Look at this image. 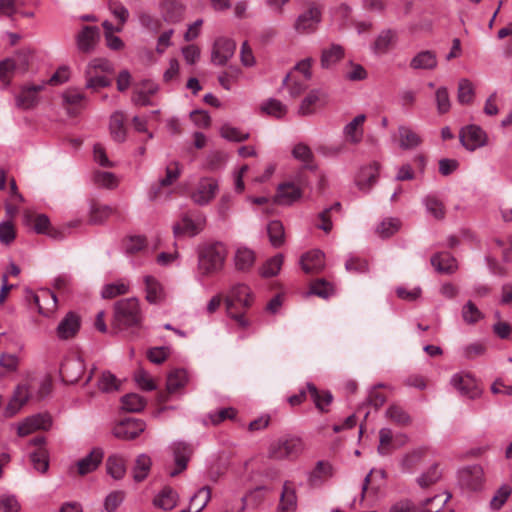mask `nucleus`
<instances>
[{
  "label": "nucleus",
  "mask_w": 512,
  "mask_h": 512,
  "mask_svg": "<svg viewBox=\"0 0 512 512\" xmlns=\"http://www.w3.org/2000/svg\"><path fill=\"white\" fill-rule=\"evenodd\" d=\"M226 257L221 243L205 244L198 249L196 275L199 278L211 276L221 270Z\"/></svg>",
  "instance_id": "f257e3e1"
},
{
  "label": "nucleus",
  "mask_w": 512,
  "mask_h": 512,
  "mask_svg": "<svg viewBox=\"0 0 512 512\" xmlns=\"http://www.w3.org/2000/svg\"><path fill=\"white\" fill-rule=\"evenodd\" d=\"M142 312L135 297L122 299L114 305V322L121 329L140 327Z\"/></svg>",
  "instance_id": "f03ea898"
},
{
  "label": "nucleus",
  "mask_w": 512,
  "mask_h": 512,
  "mask_svg": "<svg viewBox=\"0 0 512 512\" xmlns=\"http://www.w3.org/2000/svg\"><path fill=\"white\" fill-rule=\"evenodd\" d=\"M303 451V442L297 437H283L273 441L268 448V456L274 460L297 458Z\"/></svg>",
  "instance_id": "7ed1b4c3"
},
{
  "label": "nucleus",
  "mask_w": 512,
  "mask_h": 512,
  "mask_svg": "<svg viewBox=\"0 0 512 512\" xmlns=\"http://www.w3.org/2000/svg\"><path fill=\"white\" fill-rule=\"evenodd\" d=\"M253 299L254 295L248 285L243 283L232 285L225 298L227 313L231 314V309L236 304H239L242 308H249L253 303Z\"/></svg>",
  "instance_id": "20e7f679"
},
{
  "label": "nucleus",
  "mask_w": 512,
  "mask_h": 512,
  "mask_svg": "<svg viewBox=\"0 0 512 512\" xmlns=\"http://www.w3.org/2000/svg\"><path fill=\"white\" fill-rule=\"evenodd\" d=\"M205 226V217L202 215L190 216L183 215L182 218L173 225V233L176 237H193L199 234Z\"/></svg>",
  "instance_id": "39448f33"
},
{
  "label": "nucleus",
  "mask_w": 512,
  "mask_h": 512,
  "mask_svg": "<svg viewBox=\"0 0 512 512\" xmlns=\"http://www.w3.org/2000/svg\"><path fill=\"white\" fill-rule=\"evenodd\" d=\"M450 384L462 395L476 399L481 395L477 381L470 374L456 373L450 379Z\"/></svg>",
  "instance_id": "423d86ee"
},
{
  "label": "nucleus",
  "mask_w": 512,
  "mask_h": 512,
  "mask_svg": "<svg viewBox=\"0 0 512 512\" xmlns=\"http://www.w3.org/2000/svg\"><path fill=\"white\" fill-rule=\"evenodd\" d=\"M173 453L176 468L169 472L171 477H175L187 468V464L193 454V448L190 444L183 441H175L170 445Z\"/></svg>",
  "instance_id": "0eeeda50"
},
{
  "label": "nucleus",
  "mask_w": 512,
  "mask_h": 512,
  "mask_svg": "<svg viewBox=\"0 0 512 512\" xmlns=\"http://www.w3.org/2000/svg\"><path fill=\"white\" fill-rule=\"evenodd\" d=\"M460 141L466 149L474 151L487 144V134L479 126L469 125L461 130Z\"/></svg>",
  "instance_id": "6e6552de"
},
{
  "label": "nucleus",
  "mask_w": 512,
  "mask_h": 512,
  "mask_svg": "<svg viewBox=\"0 0 512 512\" xmlns=\"http://www.w3.org/2000/svg\"><path fill=\"white\" fill-rule=\"evenodd\" d=\"M235 49L236 43L233 40L226 37H219L214 42L211 61L215 65L223 66L234 55Z\"/></svg>",
  "instance_id": "1a4fd4ad"
},
{
  "label": "nucleus",
  "mask_w": 512,
  "mask_h": 512,
  "mask_svg": "<svg viewBox=\"0 0 512 512\" xmlns=\"http://www.w3.org/2000/svg\"><path fill=\"white\" fill-rule=\"evenodd\" d=\"M322 14L319 7L312 5L307 11L300 14L295 21V29L300 33L314 32L321 22Z\"/></svg>",
  "instance_id": "9d476101"
},
{
  "label": "nucleus",
  "mask_w": 512,
  "mask_h": 512,
  "mask_svg": "<svg viewBox=\"0 0 512 512\" xmlns=\"http://www.w3.org/2000/svg\"><path fill=\"white\" fill-rule=\"evenodd\" d=\"M218 191V183L212 178H202L195 191L191 194V199L198 205L208 204L216 195Z\"/></svg>",
  "instance_id": "9b49d317"
},
{
  "label": "nucleus",
  "mask_w": 512,
  "mask_h": 512,
  "mask_svg": "<svg viewBox=\"0 0 512 512\" xmlns=\"http://www.w3.org/2000/svg\"><path fill=\"white\" fill-rule=\"evenodd\" d=\"M146 428V423L140 419H127L113 428V435L119 439L132 440L138 437Z\"/></svg>",
  "instance_id": "f8f14e48"
},
{
  "label": "nucleus",
  "mask_w": 512,
  "mask_h": 512,
  "mask_svg": "<svg viewBox=\"0 0 512 512\" xmlns=\"http://www.w3.org/2000/svg\"><path fill=\"white\" fill-rule=\"evenodd\" d=\"M81 327L80 316L70 311L59 322L56 328V335L61 340H68L74 338L79 332Z\"/></svg>",
  "instance_id": "ddd939ff"
},
{
  "label": "nucleus",
  "mask_w": 512,
  "mask_h": 512,
  "mask_svg": "<svg viewBox=\"0 0 512 512\" xmlns=\"http://www.w3.org/2000/svg\"><path fill=\"white\" fill-rule=\"evenodd\" d=\"M378 176L379 164L373 162L359 169L355 177V184L360 191L367 193L370 191L372 186L377 182Z\"/></svg>",
  "instance_id": "4468645a"
},
{
  "label": "nucleus",
  "mask_w": 512,
  "mask_h": 512,
  "mask_svg": "<svg viewBox=\"0 0 512 512\" xmlns=\"http://www.w3.org/2000/svg\"><path fill=\"white\" fill-rule=\"evenodd\" d=\"M57 297L49 289H40L34 294V305H37L39 314L51 317L57 310Z\"/></svg>",
  "instance_id": "2eb2a0df"
},
{
  "label": "nucleus",
  "mask_w": 512,
  "mask_h": 512,
  "mask_svg": "<svg viewBox=\"0 0 512 512\" xmlns=\"http://www.w3.org/2000/svg\"><path fill=\"white\" fill-rule=\"evenodd\" d=\"M31 396V386L29 383L20 384L16 387L13 396L5 408V417H12L20 411L22 406Z\"/></svg>",
  "instance_id": "dca6fc26"
},
{
  "label": "nucleus",
  "mask_w": 512,
  "mask_h": 512,
  "mask_svg": "<svg viewBox=\"0 0 512 512\" xmlns=\"http://www.w3.org/2000/svg\"><path fill=\"white\" fill-rule=\"evenodd\" d=\"M484 480V472L481 466L473 465L462 469L459 472V481L462 486L469 490L481 488Z\"/></svg>",
  "instance_id": "f3484780"
},
{
  "label": "nucleus",
  "mask_w": 512,
  "mask_h": 512,
  "mask_svg": "<svg viewBox=\"0 0 512 512\" xmlns=\"http://www.w3.org/2000/svg\"><path fill=\"white\" fill-rule=\"evenodd\" d=\"M100 36L96 26H85L77 35L76 43L79 51L90 53L94 50Z\"/></svg>",
  "instance_id": "a211bd4d"
},
{
  "label": "nucleus",
  "mask_w": 512,
  "mask_h": 512,
  "mask_svg": "<svg viewBox=\"0 0 512 512\" xmlns=\"http://www.w3.org/2000/svg\"><path fill=\"white\" fill-rule=\"evenodd\" d=\"M85 365L81 358L65 360L60 368V374L67 383H76L84 373Z\"/></svg>",
  "instance_id": "6ab92c4d"
},
{
  "label": "nucleus",
  "mask_w": 512,
  "mask_h": 512,
  "mask_svg": "<svg viewBox=\"0 0 512 512\" xmlns=\"http://www.w3.org/2000/svg\"><path fill=\"white\" fill-rule=\"evenodd\" d=\"M332 476V465L328 461L320 460L314 469L307 473V481L311 487H319Z\"/></svg>",
  "instance_id": "aec40b11"
},
{
  "label": "nucleus",
  "mask_w": 512,
  "mask_h": 512,
  "mask_svg": "<svg viewBox=\"0 0 512 512\" xmlns=\"http://www.w3.org/2000/svg\"><path fill=\"white\" fill-rule=\"evenodd\" d=\"M365 120L366 116L364 114H359L344 126L343 135L348 143L355 145L362 141L364 135L363 125Z\"/></svg>",
  "instance_id": "412c9836"
},
{
  "label": "nucleus",
  "mask_w": 512,
  "mask_h": 512,
  "mask_svg": "<svg viewBox=\"0 0 512 512\" xmlns=\"http://www.w3.org/2000/svg\"><path fill=\"white\" fill-rule=\"evenodd\" d=\"M422 144V137L408 125L398 126V145L402 150H414Z\"/></svg>",
  "instance_id": "4be33fe9"
},
{
  "label": "nucleus",
  "mask_w": 512,
  "mask_h": 512,
  "mask_svg": "<svg viewBox=\"0 0 512 512\" xmlns=\"http://www.w3.org/2000/svg\"><path fill=\"white\" fill-rule=\"evenodd\" d=\"M296 508V488L293 482L287 480L283 483L277 512H295Z\"/></svg>",
  "instance_id": "5701e85b"
},
{
  "label": "nucleus",
  "mask_w": 512,
  "mask_h": 512,
  "mask_svg": "<svg viewBox=\"0 0 512 512\" xmlns=\"http://www.w3.org/2000/svg\"><path fill=\"white\" fill-rule=\"evenodd\" d=\"M325 256L320 250L305 253L300 259V265L305 273H319L325 267Z\"/></svg>",
  "instance_id": "b1692460"
},
{
  "label": "nucleus",
  "mask_w": 512,
  "mask_h": 512,
  "mask_svg": "<svg viewBox=\"0 0 512 512\" xmlns=\"http://www.w3.org/2000/svg\"><path fill=\"white\" fill-rule=\"evenodd\" d=\"M145 284L146 300L151 304H158L164 301L166 294L163 285L152 275L143 277Z\"/></svg>",
  "instance_id": "393cba45"
},
{
  "label": "nucleus",
  "mask_w": 512,
  "mask_h": 512,
  "mask_svg": "<svg viewBox=\"0 0 512 512\" xmlns=\"http://www.w3.org/2000/svg\"><path fill=\"white\" fill-rule=\"evenodd\" d=\"M181 167L180 164L176 161L171 162L166 167V175L164 178H161L158 184L155 187H152L149 192V199L154 200L160 194V190L162 187L172 185L180 176Z\"/></svg>",
  "instance_id": "a878e982"
},
{
  "label": "nucleus",
  "mask_w": 512,
  "mask_h": 512,
  "mask_svg": "<svg viewBox=\"0 0 512 512\" xmlns=\"http://www.w3.org/2000/svg\"><path fill=\"white\" fill-rule=\"evenodd\" d=\"M34 232L45 234L55 240H61L64 238V232L53 227L49 218L45 214L34 215Z\"/></svg>",
  "instance_id": "bb28decb"
},
{
  "label": "nucleus",
  "mask_w": 512,
  "mask_h": 512,
  "mask_svg": "<svg viewBox=\"0 0 512 512\" xmlns=\"http://www.w3.org/2000/svg\"><path fill=\"white\" fill-rule=\"evenodd\" d=\"M163 21L173 24L181 21L184 13V6L176 0H164L161 4Z\"/></svg>",
  "instance_id": "cd10ccee"
},
{
  "label": "nucleus",
  "mask_w": 512,
  "mask_h": 512,
  "mask_svg": "<svg viewBox=\"0 0 512 512\" xmlns=\"http://www.w3.org/2000/svg\"><path fill=\"white\" fill-rule=\"evenodd\" d=\"M438 59L435 52L424 50L417 53L410 61L412 69L433 70L437 67Z\"/></svg>",
  "instance_id": "c85d7f7f"
},
{
  "label": "nucleus",
  "mask_w": 512,
  "mask_h": 512,
  "mask_svg": "<svg viewBox=\"0 0 512 512\" xmlns=\"http://www.w3.org/2000/svg\"><path fill=\"white\" fill-rule=\"evenodd\" d=\"M43 444L44 437H34V470L41 473L49 468V456Z\"/></svg>",
  "instance_id": "c756f323"
},
{
  "label": "nucleus",
  "mask_w": 512,
  "mask_h": 512,
  "mask_svg": "<svg viewBox=\"0 0 512 512\" xmlns=\"http://www.w3.org/2000/svg\"><path fill=\"white\" fill-rule=\"evenodd\" d=\"M62 98L67 113L71 116L78 114L85 101V95L82 92L73 89L65 91Z\"/></svg>",
  "instance_id": "7c9ffc66"
},
{
  "label": "nucleus",
  "mask_w": 512,
  "mask_h": 512,
  "mask_svg": "<svg viewBox=\"0 0 512 512\" xmlns=\"http://www.w3.org/2000/svg\"><path fill=\"white\" fill-rule=\"evenodd\" d=\"M104 452L100 448H94L87 456L78 461V472L85 475L94 471L101 463Z\"/></svg>",
  "instance_id": "2f4dec72"
},
{
  "label": "nucleus",
  "mask_w": 512,
  "mask_h": 512,
  "mask_svg": "<svg viewBox=\"0 0 512 512\" xmlns=\"http://www.w3.org/2000/svg\"><path fill=\"white\" fill-rule=\"evenodd\" d=\"M432 266L440 273H454L458 266L456 259L449 253H438L431 258Z\"/></svg>",
  "instance_id": "473e14b6"
},
{
  "label": "nucleus",
  "mask_w": 512,
  "mask_h": 512,
  "mask_svg": "<svg viewBox=\"0 0 512 512\" xmlns=\"http://www.w3.org/2000/svg\"><path fill=\"white\" fill-rule=\"evenodd\" d=\"M159 90V86L152 81H144L141 88L134 92L132 101L136 105L148 106L151 105L150 97L156 94Z\"/></svg>",
  "instance_id": "72a5a7b5"
},
{
  "label": "nucleus",
  "mask_w": 512,
  "mask_h": 512,
  "mask_svg": "<svg viewBox=\"0 0 512 512\" xmlns=\"http://www.w3.org/2000/svg\"><path fill=\"white\" fill-rule=\"evenodd\" d=\"M125 115L121 111L114 112L110 117L109 130L113 140L124 142L126 140Z\"/></svg>",
  "instance_id": "f704fd0d"
},
{
  "label": "nucleus",
  "mask_w": 512,
  "mask_h": 512,
  "mask_svg": "<svg viewBox=\"0 0 512 512\" xmlns=\"http://www.w3.org/2000/svg\"><path fill=\"white\" fill-rule=\"evenodd\" d=\"M178 502V494L171 487H164L155 497L153 503L160 509L171 510Z\"/></svg>",
  "instance_id": "c9c22d12"
},
{
  "label": "nucleus",
  "mask_w": 512,
  "mask_h": 512,
  "mask_svg": "<svg viewBox=\"0 0 512 512\" xmlns=\"http://www.w3.org/2000/svg\"><path fill=\"white\" fill-rule=\"evenodd\" d=\"M396 39V31L391 29L383 30L377 36L374 44L372 45V50L376 54H384L389 50L390 46L396 41Z\"/></svg>",
  "instance_id": "e433bc0d"
},
{
  "label": "nucleus",
  "mask_w": 512,
  "mask_h": 512,
  "mask_svg": "<svg viewBox=\"0 0 512 512\" xmlns=\"http://www.w3.org/2000/svg\"><path fill=\"white\" fill-rule=\"evenodd\" d=\"M325 98L324 93L321 90H311L307 96L302 100L299 106V114L310 115L314 113L315 106L321 103Z\"/></svg>",
  "instance_id": "4c0bfd02"
},
{
  "label": "nucleus",
  "mask_w": 512,
  "mask_h": 512,
  "mask_svg": "<svg viewBox=\"0 0 512 512\" xmlns=\"http://www.w3.org/2000/svg\"><path fill=\"white\" fill-rule=\"evenodd\" d=\"M234 261L237 270L247 271L254 265L255 253L247 247H239L236 250Z\"/></svg>",
  "instance_id": "58836bf2"
},
{
  "label": "nucleus",
  "mask_w": 512,
  "mask_h": 512,
  "mask_svg": "<svg viewBox=\"0 0 512 512\" xmlns=\"http://www.w3.org/2000/svg\"><path fill=\"white\" fill-rule=\"evenodd\" d=\"M301 197V190L295 184L287 183L280 185L277 200L280 204L288 205Z\"/></svg>",
  "instance_id": "ea45409f"
},
{
  "label": "nucleus",
  "mask_w": 512,
  "mask_h": 512,
  "mask_svg": "<svg viewBox=\"0 0 512 512\" xmlns=\"http://www.w3.org/2000/svg\"><path fill=\"white\" fill-rule=\"evenodd\" d=\"M115 213V209L109 205L92 203L90 206L89 221L92 224H102Z\"/></svg>",
  "instance_id": "a19ab883"
},
{
  "label": "nucleus",
  "mask_w": 512,
  "mask_h": 512,
  "mask_svg": "<svg viewBox=\"0 0 512 512\" xmlns=\"http://www.w3.org/2000/svg\"><path fill=\"white\" fill-rule=\"evenodd\" d=\"M308 81L298 75H295L294 72H290L283 79V85L286 86L289 90V93L292 97H298L304 90H306L308 86Z\"/></svg>",
  "instance_id": "79ce46f5"
},
{
  "label": "nucleus",
  "mask_w": 512,
  "mask_h": 512,
  "mask_svg": "<svg viewBox=\"0 0 512 512\" xmlns=\"http://www.w3.org/2000/svg\"><path fill=\"white\" fill-rule=\"evenodd\" d=\"M344 56L343 48L338 44L331 45L328 49H324L321 55V66L330 68L339 62Z\"/></svg>",
  "instance_id": "37998d69"
},
{
  "label": "nucleus",
  "mask_w": 512,
  "mask_h": 512,
  "mask_svg": "<svg viewBox=\"0 0 512 512\" xmlns=\"http://www.w3.org/2000/svg\"><path fill=\"white\" fill-rule=\"evenodd\" d=\"M129 288V283L121 279L113 283L105 284L101 290V296L103 299H112L128 293Z\"/></svg>",
  "instance_id": "c03bdc74"
},
{
  "label": "nucleus",
  "mask_w": 512,
  "mask_h": 512,
  "mask_svg": "<svg viewBox=\"0 0 512 512\" xmlns=\"http://www.w3.org/2000/svg\"><path fill=\"white\" fill-rule=\"evenodd\" d=\"M85 79V87L93 91H97L99 88L111 85V80L107 77V74L104 73L85 70Z\"/></svg>",
  "instance_id": "a18cd8bd"
},
{
  "label": "nucleus",
  "mask_w": 512,
  "mask_h": 512,
  "mask_svg": "<svg viewBox=\"0 0 512 512\" xmlns=\"http://www.w3.org/2000/svg\"><path fill=\"white\" fill-rule=\"evenodd\" d=\"M138 20L144 29L152 34H157L161 31L163 27V19L154 15H151L148 12H140L138 14Z\"/></svg>",
  "instance_id": "49530a36"
},
{
  "label": "nucleus",
  "mask_w": 512,
  "mask_h": 512,
  "mask_svg": "<svg viewBox=\"0 0 512 512\" xmlns=\"http://www.w3.org/2000/svg\"><path fill=\"white\" fill-rule=\"evenodd\" d=\"M188 381L187 372L184 369H175L167 377V390L174 393L184 387Z\"/></svg>",
  "instance_id": "de8ad7c7"
},
{
  "label": "nucleus",
  "mask_w": 512,
  "mask_h": 512,
  "mask_svg": "<svg viewBox=\"0 0 512 512\" xmlns=\"http://www.w3.org/2000/svg\"><path fill=\"white\" fill-rule=\"evenodd\" d=\"M151 464L152 462L148 455L141 454L137 457L133 469V478L136 482H141L147 477Z\"/></svg>",
  "instance_id": "09e8293b"
},
{
  "label": "nucleus",
  "mask_w": 512,
  "mask_h": 512,
  "mask_svg": "<svg viewBox=\"0 0 512 512\" xmlns=\"http://www.w3.org/2000/svg\"><path fill=\"white\" fill-rule=\"evenodd\" d=\"M292 156L294 159L303 163L304 167L312 168L314 154L310 147L304 143L296 144L292 149Z\"/></svg>",
  "instance_id": "8fccbe9b"
},
{
  "label": "nucleus",
  "mask_w": 512,
  "mask_h": 512,
  "mask_svg": "<svg viewBox=\"0 0 512 512\" xmlns=\"http://www.w3.org/2000/svg\"><path fill=\"white\" fill-rule=\"evenodd\" d=\"M106 468L108 474L114 479H121L126 472L125 461L118 455L108 457Z\"/></svg>",
  "instance_id": "3c124183"
},
{
  "label": "nucleus",
  "mask_w": 512,
  "mask_h": 512,
  "mask_svg": "<svg viewBox=\"0 0 512 512\" xmlns=\"http://www.w3.org/2000/svg\"><path fill=\"white\" fill-rule=\"evenodd\" d=\"M449 499L450 495H436L432 498H428L418 507V512H439Z\"/></svg>",
  "instance_id": "603ef678"
},
{
  "label": "nucleus",
  "mask_w": 512,
  "mask_h": 512,
  "mask_svg": "<svg viewBox=\"0 0 512 512\" xmlns=\"http://www.w3.org/2000/svg\"><path fill=\"white\" fill-rule=\"evenodd\" d=\"M107 7L121 26H124L129 19L130 13L126 6L119 0H108Z\"/></svg>",
  "instance_id": "864d4df0"
},
{
  "label": "nucleus",
  "mask_w": 512,
  "mask_h": 512,
  "mask_svg": "<svg viewBox=\"0 0 512 512\" xmlns=\"http://www.w3.org/2000/svg\"><path fill=\"white\" fill-rule=\"evenodd\" d=\"M211 499V490L209 487L200 488L190 499V509L193 512L202 511Z\"/></svg>",
  "instance_id": "5fc2aeb1"
},
{
  "label": "nucleus",
  "mask_w": 512,
  "mask_h": 512,
  "mask_svg": "<svg viewBox=\"0 0 512 512\" xmlns=\"http://www.w3.org/2000/svg\"><path fill=\"white\" fill-rule=\"evenodd\" d=\"M121 402L122 408L128 412H140L146 406V400L136 393L123 396Z\"/></svg>",
  "instance_id": "6e6d98bb"
},
{
  "label": "nucleus",
  "mask_w": 512,
  "mask_h": 512,
  "mask_svg": "<svg viewBox=\"0 0 512 512\" xmlns=\"http://www.w3.org/2000/svg\"><path fill=\"white\" fill-rule=\"evenodd\" d=\"M307 389L316 407L321 411H324L325 407L330 405V403L332 402L333 397L330 392L324 391L320 393L315 387V385H313L312 383L307 384Z\"/></svg>",
  "instance_id": "4d7b16f0"
},
{
  "label": "nucleus",
  "mask_w": 512,
  "mask_h": 512,
  "mask_svg": "<svg viewBox=\"0 0 512 512\" xmlns=\"http://www.w3.org/2000/svg\"><path fill=\"white\" fill-rule=\"evenodd\" d=\"M267 233L274 247H280L284 243V227L280 221H271L267 225Z\"/></svg>",
  "instance_id": "13d9d810"
},
{
  "label": "nucleus",
  "mask_w": 512,
  "mask_h": 512,
  "mask_svg": "<svg viewBox=\"0 0 512 512\" xmlns=\"http://www.w3.org/2000/svg\"><path fill=\"white\" fill-rule=\"evenodd\" d=\"M283 264V255L277 254L274 257L268 259L260 269L262 277L268 278L276 276Z\"/></svg>",
  "instance_id": "bf43d9fd"
},
{
  "label": "nucleus",
  "mask_w": 512,
  "mask_h": 512,
  "mask_svg": "<svg viewBox=\"0 0 512 512\" xmlns=\"http://www.w3.org/2000/svg\"><path fill=\"white\" fill-rule=\"evenodd\" d=\"M261 110L275 118H282L287 112L286 106L281 101L273 98L263 102L261 105Z\"/></svg>",
  "instance_id": "052dcab7"
},
{
  "label": "nucleus",
  "mask_w": 512,
  "mask_h": 512,
  "mask_svg": "<svg viewBox=\"0 0 512 512\" xmlns=\"http://www.w3.org/2000/svg\"><path fill=\"white\" fill-rule=\"evenodd\" d=\"M427 212L435 219H443L445 216V209L443 203L435 196H427L423 200Z\"/></svg>",
  "instance_id": "680f3d73"
},
{
  "label": "nucleus",
  "mask_w": 512,
  "mask_h": 512,
  "mask_svg": "<svg viewBox=\"0 0 512 512\" xmlns=\"http://www.w3.org/2000/svg\"><path fill=\"white\" fill-rule=\"evenodd\" d=\"M93 180L99 187L114 189L118 186V178L112 172L96 171Z\"/></svg>",
  "instance_id": "e2e57ef3"
},
{
  "label": "nucleus",
  "mask_w": 512,
  "mask_h": 512,
  "mask_svg": "<svg viewBox=\"0 0 512 512\" xmlns=\"http://www.w3.org/2000/svg\"><path fill=\"white\" fill-rule=\"evenodd\" d=\"M440 478L441 472L438 465L434 464L417 478V483L420 487L427 488L435 484Z\"/></svg>",
  "instance_id": "0e129e2a"
},
{
  "label": "nucleus",
  "mask_w": 512,
  "mask_h": 512,
  "mask_svg": "<svg viewBox=\"0 0 512 512\" xmlns=\"http://www.w3.org/2000/svg\"><path fill=\"white\" fill-rule=\"evenodd\" d=\"M310 293L322 298H328L334 294V287L324 279H317L311 284Z\"/></svg>",
  "instance_id": "69168bd1"
},
{
  "label": "nucleus",
  "mask_w": 512,
  "mask_h": 512,
  "mask_svg": "<svg viewBox=\"0 0 512 512\" xmlns=\"http://www.w3.org/2000/svg\"><path fill=\"white\" fill-rule=\"evenodd\" d=\"M400 227V221L396 218H389L382 221L376 229L378 235L382 238H387L392 236L394 233L398 231Z\"/></svg>",
  "instance_id": "338daca9"
},
{
  "label": "nucleus",
  "mask_w": 512,
  "mask_h": 512,
  "mask_svg": "<svg viewBox=\"0 0 512 512\" xmlns=\"http://www.w3.org/2000/svg\"><path fill=\"white\" fill-rule=\"evenodd\" d=\"M134 380L138 387L145 391H152L157 387L151 375L143 369H138L135 372Z\"/></svg>",
  "instance_id": "774afa93"
}]
</instances>
